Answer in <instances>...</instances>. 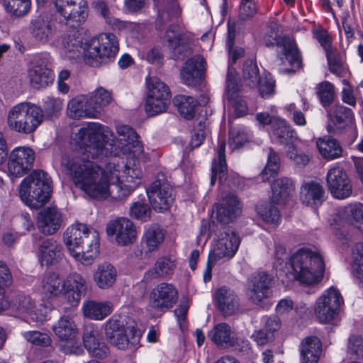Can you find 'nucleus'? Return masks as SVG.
<instances>
[{
  "instance_id": "1",
  "label": "nucleus",
  "mask_w": 363,
  "mask_h": 363,
  "mask_svg": "<svg viewBox=\"0 0 363 363\" xmlns=\"http://www.w3.org/2000/svg\"><path fill=\"white\" fill-rule=\"evenodd\" d=\"M116 131L115 139L108 126L89 122L72 138L74 151L62 157L74 184L91 198L123 199L142 183L141 164L149 157L138 134L128 125Z\"/></svg>"
},
{
  "instance_id": "2",
  "label": "nucleus",
  "mask_w": 363,
  "mask_h": 363,
  "mask_svg": "<svg viewBox=\"0 0 363 363\" xmlns=\"http://www.w3.org/2000/svg\"><path fill=\"white\" fill-rule=\"evenodd\" d=\"M273 268L278 277L286 276L304 285H313L322 280L325 264L323 258L317 251L301 248L288 256L286 249L276 245Z\"/></svg>"
},
{
  "instance_id": "3",
  "label": "nucleus",
  "mask_w": 363,
  "mask_h": 363,
  "mask_svg": "<svg viewBox=\"0 0 363 363\" xmlns=\"http://www.w3.org/2000/svg\"><path fill=\"white\" fill-rule=\"evenodd\" d=\"M82 50L84 62L93 67L113 62L119 50L116 36L111 33H102L82 42L74 35L65 36L60 48L61 55L73 59Z\"/></svg>"
},
{
  "instance_id": "4",
  "label": "nucleus",
  "mask_w": 363,
  "mask_h": 363,
  "mask_svg": "<svg viewBox=\"0 0 363 363\" xmlns=\"http://www.w3.org/2000/svg\"><path fill=\"white\" fill-rule=\"evenodd\" d=\"M217 223L223 227V232L216 241L210 251V260L231 259L238 250L240 238L238 234L224 225L232 222L241 212L238 198L232 193H227L221 201L216 204Z\"/></svg>"
},
{
  "instance_id": "5",
  "label": "nucleus",
  "mask_w": 363,
  "mask_h": 363,
  "mask_svg": "<svg viewBox=\"0 0 363 363\" xmlns=\"http://www.w3.org/2000/svg\"><path fill=\"white\" fill-rule=\"evenodd\" d=\"M35 287L43 299L49 303L62 298L71 306H78L86 291V281L77 272L69 274L65 279L55 272L47 274Z\"/></svg>"
},
{
  "instance_id": "6",
  "label": "nucleus",
  "mask_w": 363,
  "mask_h": 363,
  "mask_svg": "<svg viewBox=\"0 0 363 363\" xmlns=\"http://www.w3.org/2000/svg\"><path fill=\"white\" fill-rule=\"evenodd\" d=\"M63 240L69 255L83 265L91 264L99 253V233L84 223H75L68 226Z\"/></svg>"
},
{
  "instance_id": "7",
  "label": "nucleus",
  "mask_w": 363,
  "mask_h": 363,
  "mask_svg": "<svg viewBox=\"0 0 363 363\" xmlns=\"http://www.w3.org/2000/svg\"><path fill=\"white\" fill-rule=\"evenodd\" d=\"M52 192V181L43 170H35L21 183L19 196L30 208H39L48 202Z\"/></svg>"
},
{
  "instance_id": "8",
  "label": "nucleus",
  "mask_w": 363,
  "mask_h": 363,
  "mask_svg": "<svg viewBox=\"0 0 363 363\" xmlns=\"http://www.w3.org/2000/svg\"><path fill=\"white\" fill-rule=\"evenodd\" d=\"M263 42L266 46L282 44L283 50L280 55L281 67L279 72L289 74L294 72L301 65L300 53L295 42L289 38L280 39L279 24L277 22H271L263 36Z\"/></svg>"
},
{
  "instance_id": "9",
  "label": "nucleus",
  "mask_w": 363,
  "mask_h": 363,
  "mask_svg": "<svg viewBox=\"0 0 363 363\" xmlns=\"http://www.w3.org/2000/svg\"><path fill=\"white\" fill-rule=\"evenodd\" d=\"M43 120L42 109L30 103H19L13 106L7 116L9 128L15 132L30 134L34 132Z\"/></svg>"
},
{
  "instance_id": "10",
  "label": "nucleus",
  "mask_w": 363,
  "mask_h": 363,
  "mask_svg": "<svg viewBox=\"0 0 363 363\" xmlns=\"http://www.w3.org/2000/svg\"><path fill=\"white\" fill-rule=\"evenodd\" d=\"M52 330L59 340L57 346L62 353L79 355L83 352L79 339V329L72 315H62L52 325Z\"/></svg>"
},
{
  "instance_id": "11",
  "label": "nucleus",
  "mask_w": 363,
  "mask_h": 363,
  "mask_svg": "<svg viewBox=\"0 0 363 363\" xmlns=\"http://www.w3.org/2000/svg\"><path fill=\"white\" fill-rule=\"evenodd\" d=\"M105 335L107 340L119 350L137 347L140 341L141 335L134 328L130 330L129 337L126 333L124 321L118 315H114L104 324Z\"/></svg>"
},
{
  "instance_id": "12",
  "label": "nucleus",
  "mask_w": 363,
  "mask_h": 363,
  "mask_svg": "<svg viewBox=\"0 0 363 363\" xmlns=\"http://www.w3.org/2000/svg\"><path fill=\"white\" fill-rule=\"evenodd\" d=\"M147 94L145 111L148 116H154L167 111L170 104L169 87L156 77L147 78Z\"/></svg>"
},
{
  "instance_id": "13",
  "label": "nucleus",
  "mask_w": 363,
  "mask_h": 363,
  "mask_svg": "<svg viewBox=\"0 0 363 363\" xmlns=\"http://www.w3.org/2000/svg\"><path fill=\"white\" fill-rule=\"evenodd\" d=\"M177 300V288L172 284L162 282L149 292L146 310L150 313L160 315L172 308Z\"/></svg>"
},
{
  "instance_id": "14",
  "label": "nucleus",
  "mask_w": 363,
  "mask_h": 363,
  "mask_svg": "<svg viewBox=\"0 0 363 363\" xmlns=\"http://www.w3.org/2000/svg\"><path fill=\"white\" fill-rule=\"evenodd\" d=\"M60 22L71 27H79L87 19L86 0H52Z\"/></svg>"
},
{
  "instance_id": "15",
  "label": "nucleus",
  "mask_w": 363,
  "mask_h": 363,
  "mask_svg": "<svg viewBox=\"0 0 363 363\" xmlns=\"http://www.w3.org/2000/svg\"><path fill=\"white\" fill-rule=\"evenodd\" d=\"M343 301V298L336 287L331 286L325 290L316 299L313 306L316 318L320 323H330L337 317Z\"/></svg>"
},
{
  "instance_id": "16",
  "label": "nucleus",
  "mask_w": 363,
  "mask_h": 363,
  "mask_svg": "<svg viewBox=\"0 0 363 363\" xmlns=\"http://www.w3.org/2000/svg\"><path fill=\"white\" fill-rule=\"evenodd\" d=\"M51 63L50 54L38 53L33 56L28 69V78L34 89H40L48 86L54 81V73L49 68Z\"/></svg>"
},
{
  "instance_id": "17",
  "label": "nucleus",
  "mask_w": 363,
  "mask_h": 363,
  "mask_svg": "<svg viewBox=\"0 0 363 363\" xmlns=\"http://www.w3.org/2000/svg\"><path fill=\"white\" fill-rule=\"evenodd\" d=\"M330 115L333 117V121L336 126L337 134L346 144L352 145L358 136L352 109L342 105H337L333 108Z\"/></svg>"
},
{
  "instance_id": "18",
  "label": "nucleus",
  "mask_w": 363,
  "mask_h": 363,
  "mask_svg": "<svg viewBox=\"0 0 363 363\" xmlns=\"http://www.w3.org/2000/svg\"><path fill=\"white\" fill-rule=\"evenodd\" d=\"M160 176L153 182L147 189V196L152 208L158 212L162 213L170 208L174 201V194L170 184Z\"/></svg>"
},
{
  "instance_id": "19",
  "label": "nucleus",
  "mask_w": 363,
  "mask_h": 363,
  "mask_svg": "<svg viewBox=\"0 0 363 363\" xmlns=\"http://www.w3.org/2000/svg\"><path fill=\"white\" fill-rule=\"evenodd\" d=\"M108 237H114L120 246H127L134 243L138 238V230L132 220L120 217L110 220L106 228Z\"/></svg>"
},
{
  "instance_id": "20",
  "label": "nucleus",
  "mask_w": 363,
  "mask_h": 363,
  "mask_svg": "<svg viewBox=\"0 0 363 363\" xmlns=\"http://www.w3.org/2000/svg\"><path fill=\"white\" fill-rule=\"evenodd\" d=\"M35 160L34 151L27 147H15L10 153L7 164L9 175L21 177L30 170Z\"/></svg>"
},
{
  "instance_id": "21",
  "label": "nucleus",
  "mask_w": 363,
  "mask_h": 363,
  "mask_svg": "<svg viewBox=\"0 0 363 363\" xmlns=\"http://www.w3.org/2000/svg\"><path fill=\"white\" fill-rule=\"evenodd\" d=\"M272 279L264 272H257L247 279V295L255 304H260L264 300L272 296Z\"/></svg>"
},
{
  "instance_id": "22",
  "label": "nucleus",
  "mask_w": 363,
  "mask_h": 363,
  "mask_svg": "<svg viewBox=\"0 0 363 363\" xmlns=\"http://www.w3.org/2000/svg\"><path fill=\"white\" fill-rule=\"evenodd\" d=\"M326 181L328 189L334 198L345 199L351 196L352 184L342 167H332L328 172Z\"/></svg>"
},
{
  "instance_id": "23",
  "label": "nucleus",
  "mask_w": 363,
  "mask_h": 363,
  "mask_svg": "<svg viewBox=\"0 0 363 363\" xmlns=\"http://www.w3.org/2000/svg\"><path fill=\"white\" fill-rule=\"evenodd\" d=\"M206 71V61L201 55L187 60L184 64L180 75L182 82L187 86H196L201 82Z\"/></svg>"
},
{
  "instance_id": "24",
  "label": "nucleus",
  "mask_w": 363,
  "mask_h": 363,
  "mask_svg": "<svg viewBox=\"0 0 363 363\" xmlns=\"http://www.w3.org/2000/svg\"><path fill=\"white\" fill-rule=\"evenodd\" d=\"M225 150V140H218L216 149V157L213 159L211 166V185L212 186L215 184L217 179H218L220 186H228L232 187L235 184V183L233 182L231 185L228 181Z\"/></svg>"
},
{
  "instance_id": "25",
  "label": "nucleus",
  "mask_w": 363,
  "mask_h": 363,
  "mask_svg": "<svg viewBox=\"0 0 363 363\" xmlns=\"http://www.w3.org/2000/svg\"><path fill=\"white\" fill-rule=\"evenodd\" d=\"M299 198L303 204L316 209L325 200V191L318 182H306L301 186Z\"/></svg>"
},
{
  "instance_id": "26",
  "label": "nucleus",
  "mask_w": 363,
  "mask_h": 363,
  "mask_svg": "<svg viewBox=\"0 0 363 363\" xmlns=\"http://www.w3.org/2000/svg\"><path fill=\"white\" fill-rule=\"evenodd\" d=\"M66 113L74 120L97 118L86 94L78 95L70 99L67 105Z\"/></svg>"
},
{
  "instance_id": "27",
  "label": "nucleus",
  "mask_w": 363,
  "mask_h": 363,
  "mask_svg": "<svg viewBox=\"0 0 363 363\" xmlns=\"http://www.w3.org/2000/svg\"><path fill=\"white\" fill-rule=\"evenodd\" d=\"M62 224V215L55 207H48L40 211L38 216V228L45 235H53Z\"/></svg>"
},
{
  "instance_id": "28",
  "label": "nucleus",
  "mask_w": 363,
  "mask_h": 363,
  "mask_svg": "<svg viewBox=\"0 0 363 363\" xmlns=\"http://www.w3.org/2000/svg\"><path fill=\"white\" fill-rule=\"evenodd\" d=\"M83 342L89 354L93 357L104 359L109 353V348L104 342L100 332L94 328L86 331Z\"/></svg>"
},
{
  "instance_id": "29",
  "label": "nucleus",
  "mask_w": 363,
  "mask_h": 363,
  "mask_svg": "<svg viewBox=\"0 0 363 363\" xmlns=\"http://www.w3.org/2000/svg\"><path fill=\"white\" fill-rule=\"evenodd\" d=\"M231 70L229 69L226 77L225 95L233 107L237 117L244 116L247 111L246 102L239 95L240 86L237 79L231 78Z\"/></svg>"
},
{
  "instance_id": "30",
  "label": "nucleus",
  "mask_w": 363,
  "mask_h": 363,
  "mask_svg": "<svg viewBox=\"0 0 363 363\" xmlns=\"http://www.w3.org/2000/svg\"><path fill=\"white\" fill-rule=\"evenodd\" d=\"M296 133L287 121L281 118H274L269 135L272 143L291 145Z\"/></svg>"
},
{
  "instance_id": "31",
  "label": "nucleus",
  "mask_w": 363,
  "mask_h": 363,
  "mask_svg": "<svg viewBox=\"0 0 363 363\" xmlns=\"http://www.w3.org/2000/svg\"><path fill=\"white\" fill-rule=\"evenodd\" d=\"M113 310V305L109 301H87L83 303V314L86 318L94 320H102Z\"/></svg>"
},
{
  "instance_id": "32",
  "label": "nucleus",
  "mask_w": 363,
  "mask_h": 363,
  "mask_svg": "<svg viewBox=\"0 0 363 363\" xmlns=\"http://www.w3.org/2000/svg\"><path fill=\"white\" fill-rule=\"evenodd\" d=\"M61 245L53 238L44 240L38 247L37 257L42 266L52 264L61 255Z\"/></svg>"
},
{
  "instance_id": "33",
  "label": "nucleus",
  "mask_w": 363,
  "mask_h": 363,
  "mask_svg": "<svg viewBox=\"0 0 363 363\" xmlns=\"http://www.w3.org/2000/svg\"><path fill=\"white\" fill-rule=\"evenodd\" d=\"M177 267L176 259L170 257H161L156 261L154 267L148 269L144 274L146 282L153 279L172 274Z\"/></svg>"
},
{
  "instance_id": "34",
  "label": "nucleus",
  "mask_w": 363,
  "mask_h": 363,
  "mask_svg": "<svg viewBox=\"0 0 363 363\" xmlns=\"http://www.w3.org/2000/svg\"><path fill=\"white\" fill-rule=\"evenodd\" d=\"M271 189L272 203L284 204L294 193L295 186L291 179L282 177L274 181Z\"/></svg>"
},
{
  "instance_id": "35",
  "label": "nucleus",
  "mask_w": 363,
  "mask_h": 363,
  "mask_svg": "<svg viewBox=\"0 0 363 363\" xmlns=\"http://www.w3.org/2000/svg\"><path fill=\"white\" fill-rule=\"evenodd\" d=\"M164 39L177 59L183 58L188 53L189 45L183 42L178 26H170L165 33Z\"/></svg>"
},
{
  "instance_id": "36",
  "label": "nucleus",
  "mask_w": 363,
  "mask_h": 363,
  "mask_svg": "<svg viewBox=\"0 0 363 363\" xmlns=\"http://www.w3.org/2000/svg\"><path fill=\"white\" fill-rule=\"evenodd\" d=\"M301 363H318L322 352V343L316 337L305 338L301 345Z\"/></svg>"
},
{
  "instance_id": "37",
  "label": "nucleus",
  "mask_w": 363,
  "mask_h": 363,
  "mask_svg": "<svg viewBox=\"0 0 363 363\" xmlns=\"http://www.w3.org/2000/svg\"><path fill=\"white\" fill-rule=\"evenodd\" d=\"M213 298L220 311L225 315H230L234 313L238 306V299L235 293L230 289L223 286L217 289Z\"/></svg>"
},
{
  "instance_id": "38",
  "label": "nucleus",
  "mask_w": 363,
  "mask_h": 363,
  "mask_svg": "<svg viewBox=\"0 0 363 363\" xmlns=\"http://www.w3.org/2000/svg\"><path fill=\"white\" fill-rule=\"evenodd\" d=\"M94 280L101 289H108L113 286L117 279V271L110 263H103L94 272Z\"/></svg>"
},
{
  "instance_id": "39",
  "label": "nucleus",
  "mask_w": 363,
  "mask_h": 363,
  "mask_svg": "<svg viewBox=\"0 0 363 363\" xmlns=\"http://www.w3.org/2000/svg\"><path fill=\"white\" fill-rule=\"evenodd\" d=\"M174 103L180 116L186 120L194 119L200 108L197 99L191 96L177 95L174 99Z\"/></svg>"
},
{
  "instance_id": "40",
  "label": "nucleus",
  "mask_w": 363,
  "mask_h": 363,
  "mask_svg": "<svg viewBox=\"0 0 363 363\" xmlns=\"http://www.w3.org/2000/svg\"><path fill=\"white\" fill-rule=\"evenodd\" d=\"M316 145L319 153L325 160H333L342 155V148L340 143L331 137L318 138Z\"/></svg>"
},
{
  "instance_id": "41",
  "label": "nucleus",
  "mask_w": 363,
  "mask_h": 363,
  "mask_svg": "<svg viewBox=\"0 0 363 363\" xmlns=\"http://www.w3.org/2000/svg\"><path fill=\"white\" fill-rule=\"evenodd\" d=\"M164 234L162 229L157 224H151L145 228L142 243L145 245L147 252L156 251L163 242Z\"/></svg>"
},
{
  "instance_id": "42",
  "label": "nucleus",
  "mask_w": 363,
  "mask_h": 363,
  "mask_svg": "<svg viewBox=\"0 0 363 363\" xmlns=\"http://www.w3.org/2000/svg\"><path fill=\"white\" fill-rule=\"evenodd\" d=\"M86 95L95 111L96 118L99 116L104 108L112 101L111 92L101 86Z\"/></svg>"
},
{
  "instance_id": "43",
  "label": "nucleus",
  "mask_w": 363,
  "mask_h": 363,
  "mask_svg": "<svg viewBox=\"0 0 363 363\" xmlns=\"http://www.w3.org/2000/svg\"><path fill=\"white\" fill-rule=\"evenodd\" d=\"M230 327L224 323L216 325L209 333L211 340L218 347H227L232 346L234 338L231 335Z\"/></svg>"
},
{
  "instance_id": "44",
  "label": "nucleus",
  "mask_w": 363,
  "mask_h": 363,
  "mask_svg": "<svg viewBox=\"0 0 363 363\" xmlns=\"http://www.w3.org/2000/svg\"><path fill=\"white\" fill-rule=\"evenodd\" d=\"M32 36L40 43H47L52 34V29L49 22L43 16L32 19L30 26Z\"/></svg>"
},
{
  "instance_id": "45",
  "label": "nucleus",
  "mask_w": 363,
  "mask_h": 363,
  "mask_svg": "<svg viewBox=\"0 0 363 363\" xmlns=\"http://www.w3.org/2000/svg\"><path fill=\"white\" fill-rule=\"evenodd\" d=\"M256 212L264 223L274 226L279 225L281 221L279 211L271 201L259 202L256 206Z\"/></svg>"
},
{
  "instance_id": "46",
  "label": "nucleus",
  "mask_w": 363,
  "mask_h": 363,
  "mask_svg": "<svg viewBox=\"0 0 363 363\" xmlns=\"http://www.w3.org/2000/svg\"><path fill=\"white\" fill-rule=\"evenodd\" d=\"M352 275L354 281L363 287V242L357 243L352 249Z\"/></svg>"
},
{
  "instance_id": "47",
  "label": "nucleus",
  "mask_w": 363,
  "mask_h": 363,
  "mask_svg": "<svg viewBox=\"0 0 363 363\" xmlns=\"http://www.w3.org/2000/svg\"><path fill=\"white\" fill-rule=\"evenodd\" d=\"M279 167V157L272 148H269L267 162L260 174L262 181H269L271 178L275 177L278 174Z\"/></svg>"
},
{
  "instance_id": "48",
  "label": "nucleus",
  "mask_w": 363,
  "mask_h": 363,
  "mask_svg": "<svg viewBox=\"0 0 363 363\" xmlns=\"http://www.w3.org/2000/svg\"><path fill=\"white\" fill-rule=\"evenodd\" d=\"M6 11L15 16H22L26 14L31 5L30 0H3Z\"/></svg>"
},
{
  "instance_id": "49",
  "label": "nucleus",
  "mask_w": 363,
  "mask_h": 363,
  "mask_svg": "<svg viewBox=\"0 0 363 363\" xmlns=\"http://www.w3.org/2000/svg\"><path fill=\"white\" fill-rule=\"evenodd\" d=\"M129 214L133 218L146 222L150 218L151 208L145 199L138 200L130 206Z\"/></svg>"
},
{
  "instance_id": "50",
  "label": "nucleus",
  "mask_w": 363,
  "mask_h": 363,
  "mask_svg": "<svg viewBox=\"0 0 363 363\" xmlns=\"http://www.w3.org/2000/svg\"><path fill=\"white\" fill-rule=\"evenodd\" d=\"M154 1L158 9V17L157 19V28L158 29H160L162 23L173 18H177L179 16L181 9L176 3H172L166 10H159L161 0H154Z\"/></svg>"
},
{
  "instance_id": "51",
  "label": "nucleus",
  "mask_w": 363,
  "mask_h": 363,
  "mask_svg": "<svg viewBox=\"0 0 363 363\" xmlns=\"http://www.w3.org/2000/svg\"><path fill=\"white\" fill-rule=\"evenodd\" d=\"M249 139L247 130L242 126L235 127L229 132V145L232 150L242 147Z\"/></svg>"
},
{
  "instance_id": "52",
  "label": "nucleus",
  "mask_w": 363,
  "mask_h": 363,
  "mask_svg": "<svg viewBox=\"0 0 363 363\" xmlns=\"http://www.w3.org/2000/svg\"><path fill=\"white\" fill-rule=\"evenodd\" d=\"M317 94L321 104L326 107L329 106L334 99V86L332 83L325 81L318 84Z\"/></svg>"
},
{
  "instance_id": "53",
  "label": "nucleus",
  "mask_w": 363,
  "mask_h": 363,
  "mask_svg": "<svg viewBox=\"0 0 363 363\" xmlns=\"http://www.w3.org/2000/svg\"><path fill=\"white\" fill-rule=\"evenodd\" d=\"M257 86L263 98H269L274 94L275 80L269 73L259 77Z\"/></svg>"
},
{
  "instance_id": "54",
  "label": "nucleus",
  "mask_w": 363,
  "mask_h": 363,
  "mask_svg": "<svg viewBox=\"0 0 363 363\" xmlns=\"http://www.w3.org/2000/svg\"><path fill=\"white\" fill-rule=\"evenodd\" d=\"M23 337L33 345L48 347L52 343V339L47 333L37 330L27 331L22 333Z\"/></svg>"
},
{
  "instance_id": "55",
  "label": "nucleus",
  "mask_w": 363,
  "mask_h": 363,
  "mask_svg": "<svg viewBox=\"0 0 363 363\" xmlns=\"http://www.w3.org/2000/svg\"><path fill=\"white\" fill-rule=\"evenodd\" d=\"M347 353L357 358H363V336L352 335L348 338Z\"/></svg>"
},
{
  "instance_id": "56",
  "label": "nucleus",
  "mask_w": 363,
  "mask_h": 363,
  "mask_svg": "<svg viewBox=\"0 0 363 363\" xmlns=\"http://www.w3.org/2000/svg\"><path fill=\"white\" fill-rule=\"evenodd\" d=\"M259 77L257 65L252 60L247 61L243 67V78L248 85L256 86Z\"/></svg>"
},
{
  "instance_id": "57",
  "label": "nucleus",
  "mask_w": 363,
  "mask_h": 363,
  "mask_svg": "<svg viewBox=\"0 0 363 363\" xmlns=\"http://www.w3.org/2000/svg\"><path fill=\"white\" fill-rule=\"evenodd\" d=\"M330 71L339 77H345L348 74V69L343 62L337 59L333 52L326 55Z\"/></svg>"
},
{
  "instance_id": "58",
  "label": "nucleus",
  "mask_w": 363,
  "mask_h": 363,
  "mask_svg": "<svg viewBox=\"0 0 363 363\" xmlns=\"http://www.w3.org/2000/svg\"><path fill=\"white\" fill-rule=\"evenodd\" d=\"M344 213L357 225H360L363 223V204L361 203H350L344 208Z\"/></svg>"
},
{
  "instance_id": "59",
  "label": "nucleus",
  "mask_w": 363,
  "mask_h": 363,
  "mask_svg": "<svg viewBox=\"0 0 363 363\" xmlns=\"http://www.w3.org/2000/svg\"><path fill=\"white\" fill-rule=\"evenodd\" d=\"M286 155L298 166H305L310 160L308 155L297 150L293 144L287 147Z\"/></svg>"
},
{
  "instance_id": "60",
  "label": "nucleus",
  "mask_w": 363,
  "mask_h": 363,
  "mask_svg": "<svg viewBox=\"0 0 363 363\" xmlns=\"http://www.w3.org/2000/svg\"><path fill=\"white\" fill-rule=\"evenodd\" d=\"M207 133L205 121H199L191 136L189 145L192 149L199 147Z\"/></svg>"
},
{
  "instance_id": "61",
  "label": "nucleus",
  "mask_w": 363,
  "mask_h": 363,
  "mask_svg": "<svg viewBox=\"0 0 363 363\" xmlns=\"http://www.w3.org/2000/svg\"><path fill=\"white\" fill-rule=\"evenodd\" d=\"M50 308L45 306L40 305L38 308H34L26 318L30 319L33 323H43L48 318Z\"/></svg>"
},
{
  "instance_id": "62",
  "label": "nucleus",
  "mask_w": 363,
  "mask_h": 363,
  "mask_svg": "<svg viewBox=\"0 0 363 363\" xmlns=\"http://www.w3.org/2000/svg\"><path fill=\"white\" fill-rule=\"evenodd\" d=\"M251 339L256 342L258 346H264L274 340V335L261 328L253 332L251 335Z\"/></svg>"
},
{
  "instance_id": "63",
  "label": "nucleus",
  "mask_w": 363,
  "mask_h": 363,
  "mask_svg": "<svg viewBox=\"0 0 363 363\" xmlns=\"http://www.w3.org/2000/svg\"><path fill=\"white\" fill-rule=\"evenodd\" d=\"M34 306L35 303L29 296H21L18 298L17 309L21 314L25 316V318H27L30 313Z\"/></svg>"
},
{
  "instance_id": "64",
  "label": "nucleus",
  "mask_w": 363,
  "mask_h": 363,
  "mask_svg": "<svg viewBox=\"0 0 363 363\" xmlns=\"http://www.w3.org/2000/svg\"><path fill=\"white\" fill-rule=\"evenodd\" d=\"M261 323L263 325L262 329L272 335L281 328V320L277 316H264Z\"/></svg>"
}]
</instances>
